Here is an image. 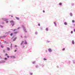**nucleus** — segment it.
<instances>
[{
    "instance_id": "nucleus-40",
    "label": "nucleus",
    "mask_w": 75,
    "mask_h": 75,
    "mask_svg": "<svg viewBox=\"0 0 75 75\" xmlns=\"http://www.w3.org/2000/svg\"><path fill=\"white\" fill-rule=\"evenodd\" d=\"M36 68H37V66H36Z\"/></svg>"
},
{
    "instance_id": "nucleus-9",
    "label": "nucleus",
    "mask_w": 75,
    "mask_h": 75,
    "mask_svg": "<svg viewBox=\"0 0 75 75\" xmlns=\"http://www.w3.org/2000/svg\"><path fill=\"white\" fill-rule=\"evenodd\" d=\"M54 24H55V26H57V23L55 22H54Z\"/></svg>"
},
{
    "instance_id": "nucleus-17",
    "label": "nucleus",
    "mask_w": 75,
    "mask_h": 75,
    "mask_svg": "<svg viewBox=\"0 0 75 75\" xmlns=\"http://www.w3.org/2000/svg\"><path fill=\"white\" fill-rule=\"evenodd\" d=\"M43 60H44V61H45V60H47V59L44 58L43 59Z\"/></svg>"
},
{
    "instance_id": "nucleus-32",
    "label": "nucleus",
    "mask_w": 75,
    "mask_h": 75,
    "mask_svg": "<svg viewBox=\"0 0 75 75\" xmlns=\"http://www.w3.org/2000/svg\"><path fill=\"white\" fill-rule=\"evenodd\" d=\"M6 23H8V21H6Z\"/></svg>"
},
{
    "instance_id": "nucleus-5",
    "label": "nucleus",
    "mask_w": 75,
    "mask_h": 75,
    "mask_svg": "<svg viewBox=\"0 0 75 75\" xmlns=\"http://www.w3.org/2000/svg\"><path fill=\"white\" fill-rule=\"evenodd\" d=\"M11 23H14V21H11L10 22Z\"/></svg>"
},
{
    "instance_id": "nucleus-28",
    "label": "nucleus",
    "mask_w": 75,
    "mask_h": 75,
    "mask_svg": "<svg viewBox=\"0 0 75 75\" xmlns=\"http://www.w3.org/2000/svg\"><path fill=\"white\" fill-rule=\"evenodd\" d=\"M17 51V50H15L14 51V52H16Z\"/></svg>"
},
{
    "instance_id": "nucleus-15",
    "label": "nucleus",
    "mask_w": 75,
    "mask_h": 75,
    "mask_svg": "<svg viewBox=\"0 0 75 75\" xmlns=\"http://www.w3.org/2000/svg\"><path fill=\"white\" fill-rule=\"evenodd\" d=\"M72 43L73 44H74V40L72 41Z\"/></svg>"
},
{
    "instance_id": "nucleus-14",
    "label": "nucleus",
    "mask_w": 75,
    "mask_h": 75,
    "mask_svg": "<svg viewBox=\"0 0 75 75\" xmlns=\"http://www.w3.org/2000/svg\"><path fill=\"white\" fill-rule=\"evenodd\" d=\"M7 49H8V51H10V48H8H8H7Z\"/></svg>"
},
{
    "instance_id": "nucleus-39",
    "label": "nucleus",
    "mask_w": 75,
    "mask_h": 75,
    "mask_svg": "<svg viewBox=\"0 0 75 75\" xmlns=\"http://www.w3.org/2000/svg\"><path fill=\"white\" fill-rule=\"evenodd\" d=\"M36 34H37V33H36Z\"/></svg>"
},
{
    "instance_id": "nucleus-35",
    "label": "nucleus",
    "mask_w": 75,
    "mask_h": 75,
    "mask_svg": "<svg viewBox=\"0 0 75 75\" xmlns=\"http://www.w3.org/2000/svg\"><path fill=\"white\" fill-rule=\"evenodd\" d=\"M4 59H5V60L7 59V58H5Z\"/></svg>"
},
{
    "instance_id": "nucleus-38",
    "label": "nucleus",
    "mask_w": 75,
    "mask_h": 75,
    "mask_svg": "<svg viewBox=\"0 0 75 75\" xmlns=\"http://www.w3.org/2000/svg\"><path fill=\"white\" fill-rule=\"evenodd\" d=\"M11 17H13V16H11Z\"/></svg>"
},
{
    "instance_id": "nucleus-10",
    "label": "nucleus",
    "mask_w": 75,
    "mask_h": 75,
    "mask_svg": "<svg viewBox=\"0 0 75 75\" xmlns=\"http://www.w3.org/2000/svg\"><path fill=\"white\" fill-rule=\"evenodd\" d=\"M23 43H24V42H23V41H22V42H21V45H22V44H23Z\"/></svg>"
},
{
    "instance_id": "nucleus-22",
    "label": "nucleus",
    "mask_w": 75,
    "mask_h": 75,
    "mask_svg": "<svg viewBox=\"0 0 75 75\" xmlns=\"http://www.w3.org/2000/svg\"><path fill=\"white\" fill-rule=\"evenodd\" d=\"M5 55L6 56H7V55H8V54H7V53H6V54H5Z\"/></svg>"
},
{
    "instance_id": "nucleus-11",
    "label": "nucleus",
    "mask_w": 75,
    "mask_h": 75,
    "mask_svg": "<svg viewBox=\"0 0 75 75\" xmlns=\"http://www.w3.org/2000/svg\"><path fill=\"white\" fill-rule=\"evenodd\" d=\"M46 31H48V28H47L46 29Z\"/></svg>"
},
{
    "instance_id": "nucleus-6",
    "label": "nucleus",
    "mask_w": 75,
    "mask_h": 75,
    "mask_svg": "<svg viewBox=\"0 0 75 75\" xmlns=\"http://www.w3.org/2000/svg\"><path fill=\"white\" fill-rule=\"evenodd\" d=\"M4 21H7V19L4 18L3 19Z\"/></svg>"
},
{
    "instance_id": "nucleus-12",
    "label": "nucleus",
    "mask_w": 75,
    "mask_h": 75,
    "mask_svg": "<svg viewBox=\"0 0 75 75\" xmlns=\"http://www.w3.org/2000/svg\"><path fill=\"white\" fill-rule=\"evenodd\" d=\"M17 32H16L13 33V34H17Z\"/></svg>"
},
{
    "instance_id": "nucleus-23",
    "label": "nucleus",
    "mask_w": 75,
    "mask_h": 75,
    "mask_svg": "<svg viewBox=\"0 0 75 75\" xmlns=\"http://www.w3.org/2000/svg\"><path fill=\"white\" fill-rule=\"evenodd\" d=\"M16 31V29H14L13 30V31Z\"/></svg>"
},
{
    "instance_id": "nucleus-16",
    "label": "nucleus",
    "mask_w": 75,
    "mask_h": 75,
    "mask_svg": "<svg viewBox=\"0 0 75 75\" xmlns=\"http://www.w3.org/2000/svg\"><path fill=\"white\" fill-rule=\"evenodd\" d=\"M59 5H60V6H61V5H62V3H59Z\"/></svg>"
},
{
    "instance_id": "nucleus-1",
    "label": "nucleus",
    "mask_w": 75,
    "mask_h": 75,
    "mask_svg": "<svg viewBox=\"0 0 75 75\" xmlns=\"http://www.w3.org/2000/svg\"><path fill=\"white\" fill-rule=\"evenodd\" d=\"M10 57L11 58H16V57L14 56H11Z\"/></svg>"
},
{
    "instance_id": "nucleus-34",
    "label": "nucleus",
    "mask_w": 75,
    "mask_h": 75,
    "mask_svg": "<svg viewBox=\"0 0 75 75\" xmlns=\"http://www.w3.org/2000/svg\"><path fill=\"white\" fill-rule=\"evenodd\" d=\"M17 47V45H15V47Z\"/></svg>"
},
{
    "instance_id": "nucleus-27",
    "label": "nucleus",
    "mask_w": 75,
    "mask_h": 75,
    "mask_svg": "<svg viewBox=\"0 0 75 75\" xmlns=\"http://www.w3.org/2000/svg\"><path fill=\"white\" fill-rule=\"evenodd\" d=\"M1 47L2 48H3V47H4L3 46V45H1Z\"/></svg>"
},
{
    "instance_id": "nucleus-36",
    "label": "nucleus",
    "mask_w": 75,
    "mask_h": 75,
    "mask_svg": "<svg viewBox=\"0 0 75 75\" xmlns=\"http://www.w3.org/2000/svg\"><path fill=\"white\" fill-rule=\"evenodd\" d=\"M74 32H75V29H74Z\"/></svg>"
},
{
    "instance_id": "nucleus-30",
    "label": "nucleus",
    "mask_w": 75,
    "mask_h": 75,
    "mask_svg": "<svg viewBox=\"0 0 75 75\" xmlns=\"http://www.w3.org/2000/svg\"><path fill=\"white\" fill-rule=\"evenodd\" d=\"M3 37H4V38L6 37V36H3Z\"/></svg>"
},
{
    "instance_id": "nucleus-13",
    "label": "nucleus",
    "mask_w": 75,
    "mask_h": 75,
    "mask_svg": "<svg viewBox=\"0 0 75 75\" xmlns=\"http://www.w3.org/2000/svg\"><path fill=\"white\" fill-rule=\"evenodd\" d=\"M13 35V33H11L10 34L11 36H12V35Z\"/></svg>"
},
{
    "instance_id": "nucleus-7",
    "label": "nucleus",
    "mask_w": 75,
    "mask_h": 75,
    "mask_svg": "<svg viewBox=\"0 0 75 75\" xmlns=\"http://www.w3.org/2000/svg\"><path fill=\"white\" fill-rule=\"evenodd\" d=\"M24 31H25L26 33H27V31H26V29H25V28L24 29Z\"/></svg>"
},
{
    "instance_id": "nucleus-24",
    "label": "nucleus",
    "mask_w": 75,
    "mask_h": 75,
    "mask_svg": "<svg viewBox=\"0 0 75 75\" xmlns=\"http://www.w3.org/2000/svg\"><path fill=\"white\" fill-rule=\"evenodd\" d=\"M65 50V49L64 48L62 50H63V51H64V50Z\"/></svg>"
},
{
    "instance_id": "nucleus-19",
    "label": "nucleus",
    "mask_w": 75,
    "mask_h": 75,
    "mask_svg": "<svg viewBox=\"0 0 75 75\" xmlns=\"http://www.w3.org/2000/svg\"><path fill=\"white\" fill-rule=\"evenodd\" d=\"M16 18L17 20H19V18L18 17H16Z\"/></svg>"
},
{
    "instance_id": "nucleus-20",
    "label": "nucleus",
    "mask_w": 75,
    "mask_h": 75,
    "mask_svg": "<svg viewBox=\"0 0 75 75\" xmlns=\"http://www.w3.org/2000/svg\"><path fill=\"white\" fill-rule=\"evenodd\" d=\"M72 23H75V21L74 20H72Z\"/></svg>"
},
{
    "instance_id": "nucleus-18",
    "label": "nucleus",
    "mask_w": 75,
    "mask_h": 75,
    "mask_svg": "<svg viewBox=\"0 0 75 75\" xmlns=\"http://www.w3.org/2000/svg\"><path fill=\"white\" fill-rule=\"evenodd\" d=\"M70 15L71 16H72V13H70Z\"/></svg>"
},
{
    "instance_id": "nucleus-31",
    "label": "nucleus",
    "mask_w": 75,
    "mask_h": 75,
    "mask_svg": "<svg viewBox=\"0 0 75 75\" xmlns=\"http://www.w3.org/2000/svg\"><path fill=\"white\" fill-rule=\"evenodd\" d=\"M38 25L39 26H40V23L38 24Z\"/></svg>"
},
{
    "instance_id": "nucleus-21",
    "label": "nucleus",
    "mask_w": 75,
    "mask_h": 75,
    "mask_svg": "<svg viewBox=\"0 0 75 75\" xmlns=\"http://www.w3.org/2000/svg\"><path fill=\"white\" fill-rule=\"evenodd\" d=\"M30 75H33V73H30Z\"/></svg>"
},
{
    "instance_id": "nucleus-42",
    "label": "nucleus",
    "mask_w": 75,
    "mask_h": 75,
    "mask_svg": "<svg viewBox=\"0 0 75 75\" xmlns=\"http://www.w3.org/2000/svg\"><path fill=\"white\" fill-rule=\"evenodd\" d=\"M12 26H13V25H12Z\"/></svg>"
},
{
    "instance_id": "nucleus-3",
    "label": "nucleus",
    "mask_w": 75,
    "mask_h": 75,
    "mask_svg": "<svg viewBox=\"0 0 75 75\" xmlns=\"http://www.w3.org/2000/svg\"><path fill=\"white\" fill-rule=\"evenodd\" d=\"M49 52H51V51H52V50H51V49H49Z\"/></svg>"
},
{
    "instance_id": "nucleus-2",
    "label": "nucleus",
    "mask_w": 75,
    "mask_h": 75,
    "mask_svg": "<svg viewBox=\"0 0 75 75\" xmlns=\"http://www.w3.org/2000/svg\"><path fill=\"white\" fill-rule=\"evenodd\" d=\"M25 42L24 43V44H27V41H26V40H25L24 41Z\"/></svg>"
},
{
    "instance_id": "nucleus-25",
    "label": "nucleus",
    "mask_w": 75,
    "mask_h": 75,
    "mask_svg": "<svg viewBox=\"0 0 75 75\" xmlns=\"http://www.w3.org/2000/svg\"><path fill=\"white\" fill-rule=\"evenodd\" d=\"M33 64H35V62H33Z\"/></svg>"
},
{
    "instance_id": "nucleus-29",
    "label": "nucleus",
    "mask_w": 75,
    "mask_h": 75,
    "mask_svg": "<svg viewBox=\"0 0 75 75\" xmlns=\"http://www.w3.org/2000/svg\"><path fill=\"white\" fill-rule=\"evenodd\" d=\"M9 57H10L9 56H7V58H9Z\"/></svg>"
},
{
    "instance_id": "nucleus-33",
    "label": "nucleus",
    "mask_w": 75,
    "mask_h": 75,
    "mask_svg": "<svg viewBox=\"0 0 75 75\" xmlns=\"http://www.w3.org/2000/svg\"><path fill=\"white\" fill-rule=\"evenodd\" d=\"M43 13H45V11H43Z\"/></svg>"
},
{
    "instance_id": "nucleus-37",
    "label": "nucleus",
    "mask_w": 75,
    "mask_h": 75,
    "mask_svg": "<svg viewBox=\"0 0 75 75\" xmlns=\"http://www.w3.org/2000/svg\"><path fill=\"white\" fill-rule=\"evenodd\" d=\"M74 27H75V24H74Z\"/></svg>"
},
{
    "instance_id": "nucleus-4",
    "label": "nucleus",
    "mask_w": 75,
    "mask_h": 75,
    "mask_svg": "<svg viewBox=\"0 0 75 75\" xmlns=\"http://www.w3.org/2000/svg\"><path fill=\"white\" fill-rule=\"evenodd\" d=\"M17 39V37H15V38L13 39V41H16V40Z\"/></svg>"
},
{
    "instance_id": "nucleus-41",
    "label": "nucleus",
    "mask_w": 75,
    "mask_h": 75,
    "mask_svg": "<svg viewBox=\"0 0 75 75\" xmlns=\"http://www.w3.org/2000/svg\"><path fill=\"white\" fill-rule=\"evenodd\" d=\"M1 27H3V26H1Z\"/></svg>"
},
{
    "instance_id": "nucleus-8",
    "label": "nucleus",
    "mask_w": 75,
    "mask_h": 75,
    "mask_svg": "<svg viewBox=\"0 0 75 75\" xmlns=\"http://www.w3.org/2000/svg\"><path fill=\"white\" fill-rule=\"evenodd\" d=\"M64 24L65 25H67V22H65L64 23Z\"/></svg>"
},
{
    "instance_id": "nucleus-26",
    "label": "nucleus",
    "mask_w": 75,
    "mask_h": 75,
    "mask_svg": "<svg viewBox=\"0 0 75 75\" xmlns=\"http://www.w3.org/2000/svg\"><path fill=\"white\" fill-rule=\"evenodd\" d=\"M71 34H72V33H73V31H71Z\"/></svg>"
}]
</instances>
